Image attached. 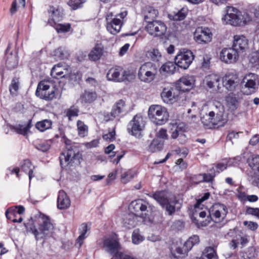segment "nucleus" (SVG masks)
Listing matches in <instances>:
<instances>
[{"mask_svg":"<svg viewBox=\"0 0 259 259\" xmlns=\"http://www.w3.org/2000/svg\"><path fill=\"white\" fill-rule=\"evenodd\" d=\"M130 210L142 219L144 224L155 226L163 222V217L159 213H152L154 208L147 201L140 199L133 201L129 207Z\"/></svg>","mask_w":259,"mask_h":259,"instance_id":"nucleus-1","label":"nucleus"},{"mask_svg":"<svg viewBox=\"0 0 259 259\" xmlns=\"http://www.w3.org/2000/svg\"><path fill=\"white\" fill-rule=\"evenodd\" d=\"M35 218L38 228L37 229L34 226L30 228V231L34 235L35 239L38 240L50 236L52 233L54 226L49 217L39 213Z\"/></svg>","mask_w":259,"mask_h":259,"instance_id":"nucleus-2","label":"nucleus"},{"mask_svg":"<svg viewBox=\"0 0 259 259\" xmlns=\"http://www.w3.org/2000/svg\"><path fill=\"white\" fill-rule=\"evenodd\" d=\"M222 20L231 25L241 26L246 24L251 20V18L247 13L244 12L242 14L237 9L229 7Z\"/></svg>","mask_w":259,"mask_h":259,"instance_id":"nucleus-3","label":"nucleus"},{"mask_svg":"<svg viewBox=\"0 0 259 259\" xmlns=\"http://www.w3.org/2000/svg\"><path fill=\"white\" fill-rule=\"evenodd\" d=\"M127 15V12L123 9L120 12L115 15L112 12L108 13L106 16V28L107 30L112 34L118 33L121 30L125 19Z\"/></svg>","mask_w":259,"mask_h":259,"instance_id":"nucleus-4","label":"nucleus"},{"mask_svg":"<svg viewBox=\"0 0 259 259\" xmlns=\"http://www.w3.org/2000/svg\"><path fill=\"white\" fill-rule=\"evenodd\" d=\"M158 70L159 67L156 64L151 62L144 63L139 69L138 78L143 82L150 83L156 78Z\"/></svg>","mask_w":259,"mask_h":259,"instance_id":"nucleus-5","label":"nucleus"},{"mask_svg":"<svg viewBox=\"0 0 259 259\" xmlns=\"http://www.w3.org/2000/svg\"><path fill=\"white\" fill-rule=\"evenodd\" d=\"M148 116L153 122L162 125L168 120L169 114L165 108L158 105H153L149 108Z\"/></svg>","mask_w":259,"mask_h":259,"instance_id":"nucleus-6","label":"nucleus"},{"mask_svg":"<svg viewBox=\"0 0 259 259\" xmlns=\"http://www.w3.org/2000/svg\"><path fill=\"white\" fill-rule=\"evenodd\" d=\"M60 165L65 167L72 163H80L81 155L76 148H68L63 151L60 157Z\"/></svg>","mask_w":259,"mask_h":259,"instance_id":"nucleus-7","label":"nucleus"},{"mask_svg":"<svg viewBox=\"0 0 259 259\" xmlns=\"http://www.w3.org/2000/svg\"><path fill=\"white\" fill-rule=\"evenodd\" d=\"M242 85V92L244 94L249 95L254 93L259 85L257 75L252 73L246 74L243 79Z\"/></svg>","mask_w":259,"mask_h":259,"instance_id":"nucleus-8","label":"nucleus"},{"mask_svg":"<svg viewBox=\"0 0 259 259\" xmlns=\"http://www.w3.org/2000/svg\"><path fill=\"white\" fill-rule=\"evenodd\" d=\"M202 209V205L199 201L196 202L192 210L191 219L198 227L206 226L210 222L209 217L205 220H203L205 218L206 213Z\"/></svg>","mask_w":259,"mask_h":259,"instance_id":"nucleus-9","label":"nucleus"},{"mask_svg":"<svg viewBox=\"0 0 259 259\" xmlns=\"http://www.w3.org/2000/svg\"><path fill=\"white\" fill-rule=\"evenodd\" d=\"M145 29L150 35L154 37H159L162 36L165 34L167 27L161 21L153 20L148 21Z\"/></svg>","mask_w":259,"mask_h":259,"instance_id":"nucleus-10","label":"nucleus"},{"mask_svg":"<svg viewBox=\"0 0 259 259\" xmlns=\"http://www.w3.org/2000/svg\"><path fill=\"white\" fill-rule=\"evenodd\" d=\"M194 59V55L190 50L184 49L175 57V61L179 67L186 69L191 65Z\"/></svg>","mask_w":259,"mask_h":259,"instance_id":"nucleus-11","label":"nucleus"},{"mask_svg":"<svg viewBox=\"0 0 259 259\" xmlns=\"http://www.w3.org/2000/svg\"><path fill=\"white\" fill-rule=\"evenodd\" d=\"M145 124L143 117L141 115H136L128 123L127 130L132 135L138 137L144 128Z\"/></svg>","mask_w":259,"mask_h":259,"instance_id":"nucleus-12","label":"nucleus"},{"mask_svg":"<svg viewBox=\"0 0 259 259\" xmlns=\"http://www.w3.org/2000/svg\"><path fill=\"white\" fill-rule=\"evenodd\" d=\"M180 86H175L169 89L164 88L161 93V98L164 102L172 104L179 99L183 95L180 91Z\"/></svg>","mask_w":259,"mask_h":259,"instance_id":"nucleus-13","label":"nucleus"},{"mask_svg":"<svg viewBox=\"0 0 259 259\" xmlns=\"http://www.w3.org/2000/svg\"><path fill=\"white\" fill-rule=\"evenodd\" d=\"M132 74L128 71L122 70L120 67L111 68L107 72V79L114 82H121L128 80Z\"/></svg>","mask_w":259,"mask_h":259,"instance_id":"nucleus-14","label":"nucleus"},{"mask_svg":"<svg viewBox=\"0 0 259 259\" xmlns=\"http://www.w3.org/2000/svg\"><path fill=\"white\" fill-rule=\"evenodd\" d=\"M209 212L210 220L219 223L222 222L225 218L228 213V209L223 204L215 203L211 207Z\"/></svg>","mask_w":259,"mask_h":259,"instance_id":"nucleus-15","label":"nucleus"},{"mask_svg":"<svg viewBox=\"0 0 259 259\" xmlns=\"http://www.w3.org/2000/svg\"><path fill=\"white\" fill-rule=\"evenodd\" d=\"M103 246L105 250L111 254L121 249L119 239L116 235H112L103 239Z\"/></svg>","mask_w":259,"mask_h":259,"instance_id":"nucleus-16","label":"nucleus"},{"mask_svg":"<svg viewBox=\"0 0 259 259\" xmlns=\"http://www.w3.org/2000/svg\"><path fill=\"white\" fill-rule=\"evenodd\" d=\"M212 34L207 27H198L194 33L195 40L200 44H206L211 41Z\"/></svg>","mask_w":259,"mask_h":259,"instance_id":"nucleus-17","label":"nucleus"},{"mask_svg":"<svg viewBox=\"0 0 259 259\" xmlns=\"http://www.w3.org/2000/svg\"><path fill=\"white\" fill-rule=\"evenodd\" d=\"M232 48L239 55H242L248 49V40L244 35H235Z\"/></svg>","mask_w":259,"mask_h":259,"instance_id":"nucleus-18","label":"nucleus"},{"mask_svg":"<svg viewBox=\"0 0 259 259\" xmlns=\"http://www.w3.org/2000/svg\"><path fill=\"white\" fill-rule=\"evenodd\" d=\"M223 85L230 91H234L239 84V79L236 74L227 73L223 78Z\"/></svg>","mask_w":259,"mask_h":259,"instance_id":"nucleus-19","label":"nucleus"},{"mask_svg":"<svg viewBox=\"0 0 259 259\" xmlns=\"http://www.w3.org/2000/svg\"><path fill=\"white\" fill-rule=\"evenodd\" d=\"M240 55L233 48H224L220 53V58L226 63H235Z\"/></svg>","mask_w":259,"mask_h":259,"instance_id":"nucleus-20","label":"nucleus"},{"mask_svg":"<svg viewBox=\"0 0 259 259\" xmlns=\"http://www.w3.org/2000/svg\"><path fill=\"white\" fill-rule=\"evenodd\" d=\"M71 71L69 66L65 64L59 63L52 69L51 75L53 78H60L70 74Z\"/></svg>","mask_w":259,"mask_h":259,"instance_id":"nucleus-21","label":"nucleus"},{"mask_svg":"<svg viewBox=\"0 0 259 259\" xmlns=\"http://www.w3.org/2000/svg\"><path fill=\"white\" fill-rule=\"evenodd\" d=\"M170 250L172 255L176 258L184 257L190 251L185 243L182 244L178 242L171 245Z\"/></svg>","mask_w":259,"mask_h":259,"instance_id":"nucleus-22","label":"nucleus"},{"mask_svg":"<svg viewBox=\"0 0 259 259\" xmlns=\"http://www.w3.org/2000/svg\"><path fill=\"white\" fill-rule=\"evenodd\" d=\"M203 84L207 89L218 91L220 89V77L215 74H208L205 77Z\"/></svg>","mask_w":259,"mask_h":259,"instance_id":"nucleus-23","label":"nucleus"},{"mask_svg":"<svg viewBox=\"0 0 259 259\" xmlns=\"http://www.w3.org/2000/svg\"><path fill=\"white\" fill-rule=\"evenodd\" d=\"M194 82L195 80L193 76H184L179 80L176 86H180V91L183 94L184 92L188 91L193 87Z\"/></svg>","mask_w":259,"mask_h":259,"instance_id":"nucleus-24","label":"nucleus"},{"mask_svg":"<svg viewBox=\"0 0 259 259\" xmlns=\"http://www.w3.org/2000/svg\"><path fill=\"white\" fill-rule=\"evenodd\" d=\"M126 112V104L125 101L123 100H119L113 106L112 110L110 112L111 117H109V120H112L113 118L119 117L121 114H125Z\"/></svg>","mask_w":259,"mask_h":259,"instance_id":"nucleus-25","label":"nucleus"},{"mask_svg":"<svg viewBox=\"0 0 259 259\" xmlns=\"http://www.w3.org/2000/svg\"><path fill=\"white\" fill-rule=\"evenodd\" d=\"M49 12L51 18L49 20V23L51 25L54 26L56 23L61 20L63 14V9L61 8L51 6L50 7Z\"/></svg>","mask_w":259,"mask_h":259,"instance_id":"nucleus-26","label":"nucleus"},{"mask_svg":"<svg viewBox=\"0 0 259 259\" xmlns=\"http://www.w3.org/2000/svg\"><path fill=\"white\" fill-rule=\"evenodd\" d=\"M162 207L165 206L166 203L170 199L169 194L165 191H159L150 195Z\"/></svg>","mask_w":259,"mask_h":259,"instance_id":"nucleus-27","label":"nucleus"},{"mask_svg":"<svg viewBox=\"0 0 259 259\" xmlns=\"http://www.w3.org/2000/svg\"><path fill=\"white\" fill-rule=\"evenodd\" d=\"M132 212V213L125 215L123 219V224L127 229L132 228L137 225L139 222V219L140 218L134 212Z\"/></svg>","mask_w":259,"mask_h":259,"instance_id":"nucleus-28","label":"nucleus"},{"mask_svg":"<svg viewBox=\"0 0 259 259\" xmlns=\"http://www.w3.org/2000/svg\"><path fill=\"white\" fill-rule=\"evenodd\" d=\"M70 205V201L66 193L63 191H60L57 199V207L60 209H65Z\"/></svg>","mask_w":259,"mask_h":259,"instance_id":"nucleus-29","label":"nucleus"},{"mask_svg":"<svg viewBox=\"0 0 259 259\" xmlns=\"http://www.w3.org/2000/svg\"><path fill=\"white\" fill-rule=\"evenodd\" d=\"M180 207L181 203L179 202V201L175 197H174L169 199L168 202L165 204L163 208H165L168 215H171L175 212L176 209L178 210Z\"/></svg>","mask_w":259,"mask_h":259,"instance_id":"nucleus-30","label":"nucleus"},{"mask_svg":"<svg viewBox=\"0 0 259 259\" xmlns=\"http://www.w3.org/2000/svg\"><path fill=\"white\" fill-rule=\"evenodd\" d=\"M187 127L184 123L181 122L179 123H175L172 125L170 128L171 138L176 139L183 132H185Z\"/></svg>","mask_w":259,"mask_h":259,"instance_id":"nucleus-31","label":"nucleus"},{"mask_svg":"<svg viewBox=\"0 0 259 259\" xmlns=\"http://www.w3.org/2000/svg\"><path fill=\"white\" fill-rule=\"evenodd\" d=\"M104 48L100 44L96 45L89 54L90 60L96 61L99 60L103 54Z\"/></svg>","mask_w":259,"mask_h":259,"instance_id":"nucleus-32","label":"nucleus"},{"mask_svg":"<svg viewBox=\"0 0 259 259\" xmlns=\"http://www.w3.org/2000/svg\"><path fill=\"white\" fill-rule=\"evenodd\" d=\"M18 64V56L17 53L14 54L12 53L7 54L6 65L9 70H13L16 68Z\"/></svg>","mask_w":259,"mask_h":259,"instance_id":"nucleus-33","label":"nucleus"},{"mask_svg":"<svg viewBox=\"0 0 259 259\" xmlns=\"http://www.w3.org/2000/svg\"><path fill=\"white\" fill-rule=\"evenodd\" d=\"M177 64L176 63L172 62H167L162 65L161 67L159 69L160 73H168L173 74L176 70Z\"/></svg>","mask_w":259,"mask_h":259,"instance_id":"nucleus-34","label":"nucleus"},{"mask_svg":"<svg viewBox=\"0 0 259 259\" xmlns=\"http://www.w3.org/2000/svg\"><path fill=\"white\" fill-rule=\"evenodd\" d=\"M97 94L95 92L85 91L80 96L81 103H91L97 98Z\"/></svg>","mask_w":259,"mask_h":259,"instance_id":"nucleus-35","label":"nucleus"},{"mask_svg":"<svg viewBox=\"0 0 259 259\" xmlns=\"http://www.w3.org/2000/svg\"><path fill=\"white\" fill-rule=\"evenodd\" d=\"M22 170L25 173L28 174L29 179L30 180L34 177L33 175V169L34 167L31 164V162L28 159H25L23 161V163L21 166Z\"/></svg>","mask_w":259,"mask_h":259,"instance_id":"nucleus-36","label":"nucleus"},{"mask_svg":"<svg viewBox=\"0 0 259 259\" xmlns=\"http://www.w3.org/2000/svg\"><path fill=\"white\" fill-rule=\"evenodd\" d=\"M158 15V11L152 7L148 6L146 8L145 20L148 22L150 20L155 19Z\"/></svg>","mask_w":259,"mask_h":259,"instance_id":"nucleus-37","label":"nucleus"},{"mask_svg":"<svg viewBox=\"0 0 259 259\" xmlns=\"http://www.w3.org/2000/svg\"><path fill=\"white\" fill-rule=\"evenodd\" d=\"M88 226L86 224H82L81 225L79 228L80 235L78 236L76 240V245H78L80 247L83 243V240L87 237L85 235L88 231Z\"/></svg>","mask_w":259,"mask_h":259,"instance_id":"nucleus-38","label":"nucleus"},{"mask_svg":"<svg viewBox=\"0 0 259 259\" xmlns=\"http://www.w3.org/2000/svg\"><path fill=\"white\" fill-rule=\"evenodd\" d=\"M247 162L253 170L259 172V155L252 154L248 158Z\"/></svg>","mask_w":259,"mask_h":259,"instance_id":"nucleus-39","label":"nucleus"},{"mask_svg":"<svg viewBox=\"0 0 259 259\" xmlns=\"http://www.w3.org/2000/svg\"><path fill=\"white\" fill-rule=\"evenodd\" d=\"M227 122V120L224 118L222 113H215L212 117V127H214L224 126Z\"/></svg>","mask_w":259,"mask_h":259,"instance_id":"nucleus-40","label":"nucleus"},{"mask_svg":"<svg viewBox=\"0 0 259 259\" xmlns=\"http://www.w3.org/2000/svg\"><path fill=\"white\" fill-rule=\"evenodd\" d=\"M214 116V112L210 111L201 118V120L203 125L209 128H212V117Z\"/></svg>","mask_w":259,"mask_h":259,"instance_id":"nucleus-41","label":"nucleus"},{"mask_svg":"<svg viewBox=\"0 0 259 259\" xmlns=\"http://www.w3.org/2000/svg\"><path fill=\"white\" fill-rule=\"evenodd\" d=\"M52 122L50 119H44L35 124L36 128L40 132H44L51 127Z\"/></svg>","mask_w":259,"mask_h":259,"instance_id":"nucleus-42","label":"nucleus"},{"mask_svg":"<svg viewBox=\"0 0 259 259\" xmlns=\"http://www.w3.org/2000/svg\"><path fill=\"white\" fill-rule=\"evenodd\" d=\"M52 55L56 60H63L67 58V52L64 48L60 47L54 50L52 53Z\"/></svg>","mask_w":259,"mask_h":259,"instance_id":"nucleus-43","label":"nucleus"},{"mask_svg":"<svg viewBox=\"0 0 259 259\" xmlns=\"http://www.w3.org/2000/svg\"><path fill=\"white\" fill-rule=\"evenodd\" d=\"M215 252L213 248L208 247L204 250L202 255L197 259H215Z\"/></svg>","mask_w":259,"mask_h":259,"instance_id":"nucleus-44","label":"nucleus"},{"mask_svg":"<svg viewBox=\"0 0 259 259\" xmlns=\"http://www.w3.org/2000/svg\"><path fill=\"white\" fill-rule=\"evenodd\" d=\"M50 85L47 81H41L38 84L37 88L35 92L36 96H43L44 93L46 92L50 89Z\"/></svg>","mask_w":259,"mask_h":259,"instance_id":"nucleus-45","label":"nucleus"},{"mask_svg":"<svg viewBox=\"0 0 259 259\" xmlns=\"http://www.w3.org/2000/svg\"><path fill=\"white\" fill-rule=\"evenodd\" d=\"M163 145L164 143L163 141L158 139H154L152 141L149 146V151L151 152L160 151L163 148Z\"/></svg>","mask_w":259,"mask_h":259,"instance_id":"nucleus-46","label":"nucleus"},{"mask_svg":"<svg viewBox=\"0 0 259 259\" xmlns=\"http://www.w3.org/2000/svg\"><path fill=\"white\" fill-rule=\"evenodd\" d=\"M144 239V237L141 234L139 229H136L133 231L132 235L133 243L136 245L139 244L142 242Z\"/></svg>","mask_w":259,"mask_h":259,"instance_id":"nucleus-47","label":"nucleus"},{"mask_svg":"<svg viewBox=\"0 0 259 259\" xmlns=\"http://www.w3.org/2000/svg\"><path fill=\"white\" fill-rule=\"evenodd\" d=\"M78 135L81 137H84L88 135V127L83 122L78 120L77 122Z\"/></svg>","mask_w":259,"mask_h":259,"instance_id":"nucleus-48","label":"nucleus"},{"mask_svg":"<svg viewBox=\"0 0 259 259\" xmlns=\"http://www.w3.org/2000/svg\"><path fill=\"white\" fill-rule=\"evenodd\" d=\"M134 176L135 172L129 169L121 174V181L123 184H126L134 178Z\"/></svg>","mask_w":259,"mask_h":259,"instance_id":"nucleus-49","label":"nucleus"},{"mask_svg":"<svg viewBox=\"0 0 259 259\" xmlns=\"http://www.w3.org/2000/svg\"><path fill=\"white\" fill-rule=\"evenodd\" d=\"M147 55L153 61H159L161 58V53L158 49H153L147 53Z\"/></svg>","mask_w":259,"mask_h":259,"instance_id":"nucleus-50","label":"nucleus"},{"mask_svg":"<svg viewBox=\"0 0 259 259\" xmlns=\"http://www.w3.org/2000/svg\"><path fill=\"white\" fill-rule=\"evenodd\" d=\"M226 105L230 110H235L237 108V101L236 97L231 96H228L226 98Z\"/></svg>","mask_w":259,"mask_h":259,"instance_id":"nucleus-51","label":"nucleus"},{"mask_svg":"<svg viewBox=\"0 0 259 259\" xmlns=\"http://www.w3.org/2000/svg\"><path fill=\"white\" fill-rule=\"evenodd\" d=\"M79 109L78 108L72 106L66 110V114L69 120L72 118L76 117L78 115Z\"/></svg>","mask_w":259,"mask_h":259,"instance_id":"nucleus-52","label":"nucleus"},{"mask_svg":"<svg viewBox=\"0 0 259 259\" xmlns=\"http://www.w3.org/2000/svg\"><path fill=\"white\" fill-rule=\"evenodd\" d=\"M169 18L174 21H181L184 20L186 16V13L184 9H182L174 15L169 14Z\"/></svg>","mask_w":259,"mask_h":259,"instance_id":"nucleus-53","label":"nucleus"},{"mask_svg":"<svg viewBox=\"0 0 259 259\" xmlns=\"http://www.w3.org/2000/svg\"><path fill=\"white\" fill-rule=\"evenodd\" d=\"M199 242V238L197 235H193L190 237L185 242L186 246L190 250L193 246L198 244Z\"/></svg>","mask_w":259,"mask_h":259,"instance_id":"nucleus-54","label":"nucleus"},{"mask_svg":"<svg viewBox=\"0 0 259 259\" xmlns=\"http://www.w3.org/2000/svg\"><path fill=\"white\" fill-rule=\"evenodd\" d=\"M85 0H69L68 5L73 10L81 8L85 3Z\"/></svg>","mask_w":259,"mask_h":259,"instance_id":"nucleus-55","label":"nucleus"},{"mask_svg":"<svg viewBox=\"0 0 259 259\" xmlns=\"http://www.w3.org/2000/svg\"><path fill=\"white\" fill-rule=\"evenodd\" d=\"M19 81L18 78H13L9 87V90L12 95H16L19 89Z\"/></svg>","mask_w":259,"mask_h":259,"instance_id":"nucleus-56","label":"nucleus"},{"mask_svg":"<svg viewBox=\"0 0 259 259\" xmlns=\"http://www.w3.org/2000/svg\"><path fill=\"white\" fill-rule=\"evenodd\" d=\"M43 96H37L40 99L45 100L46 101L52 100L55 97V90L54 89H52L51 91H47L46 92L44 93Z\"/></svg>","mask_w":259,"mask_h":259,"instance_id":"nucleus-57","label":"nucleus"},{"mask_svg":"<svg viewBox=\"0 0 259 259\" xmlns=\"http://www.w3.org/2000/svg\"><path fill=\"white\" fill-rule=\"evenodd\" d=\"M58 32H68L70 29V25L69 24H54L53 26Z\"/></svg>","mask_w":259,"mask_h":259,"instance_id":"nucleus-58","label":"nucleus"},{"mask_svg":"<svg viewBox=\"0 0 259 259\" xmlns=\"http://www.w3.org/2000/svg\"><path fill=\"white\" fill-rule=\"evenodd\" d=\"M29 127L28 126H24L22 125H18L13 127L14 131L18 134L26 135L29 130Z\"/></svg>","mask_w":259,"mask_h":259,"instance_id":"nucleus-59","label":"nucleus"},{"mask_svg":"<svg viewBox=\"0 0 259 259\" xmlns=\"http://www.w3.org/2000/svg\"><path fill=\"white\" fill-rule=\"evenodd\" d=\"M245 213L246 214L251 215L259 219V208L246 207Z\"/></svg>","mask_w":259,"mask_h":259,"instance_id":"nucleus-60","label":"nucleus"},{"mask_svg":"<svg viewBox=\"0 0 259 259\" xmlns=\"http://www.w3.org/2000/svg\"><path fill=\"white\" fill-rule=\"evenodd\" d=\"M243 225L246 226L248 229L252 231H255L258 228V224L252 221H245L243 223Z\"/></svg>","mask_w":259,"mask_h":259,"instance_id":"nucleus-61","label":"nucleus"},{"mask_svg":"<svg viewBox=\"0 0 259 259\" xmlns=\"http://www.w3.org/2000/svg\"><path fill=\"white\" fill-rule=\"evenodd\" d=\"M115 136V128H113L111 131H109L107 134H104L103 135V138L106 141H112L113 140Z\"/></svg>","mask_w":259,"mask_h":259,"instance_id":"nucleus-62","label":"nucleus"},{"mask_svg":"<svg viewBox=\"0 0 259 259\" xmlns=\"http://www.w3.org/2000/svg\"><path fill=\"white\" fill-rule=\"evenodd\" d=\"M131 257L129 255L121 251L116 252L112 257V259H131Z\"/></svg>","mask_w":259,"mask_h":259,"instance_id":"nucleus-63","label":"nucleus"},{"mask_svg":"<svg viewBox=\"0 0 259 259\" xmlns=\"http://www.w3.org/2000/svg\"><path fill=\"white\" fill-rule=\"evenodd\" d=\"M227 167L228 162L226 160L217 163L215 166L217 171L218 173H220L225 170L227 169Z\"/></svg>","mask_w":259,"mask_h":259,"instance_id":"nucleus-64","label":"nucleus"}]
</instances>
